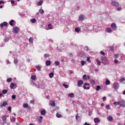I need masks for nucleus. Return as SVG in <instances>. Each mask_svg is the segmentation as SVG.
I'll return each instance as SVG.
<instances>
[{
	"label": "nucleus",
	"mask_w": 125,
	"mask_h": 125,
	"mask_svg": "<svg viewBox=\"0 0 125 125\" xmlns=\"http://www.w3.org/2000/svg\"><path fill=\"white\" fill-rule=\"evenodd\" d=\"M101 61L104 65H107L109 63V60L106 57H102L101 58Z\"/></svg>",
	"instance_id": "1"
},
{
	"label": "nucleus",
	"mask_w": 125,
	"mask_h": 125,
	"mask_svg": "<svg viewBox=\"0 0 125 125\" xmlns=\"http://www.w3.org/2000/svg\"><path fill=\"white\" fill-rule=\"evenodd\" d=\"M119 105L120 106V107H123V108H125V100H122L121 101H119Z\"/></svg>",
	"instance_id": "2"
},
{
	"label": "nucleus",
	"mask_w": 125,
	"mask_h": 125,
	"mask_svg": "<svg viewBox=\"0 0 125 125\" xmlns=\"http://www.w3.org/2000/svg\"><path fill=\"white\" fill-rule=\"evenodd\" d=\"M119 86H120V83L117 82L114 83L113 88H114V89H118L119 88Z\"/></svg>",
	"instance_id": "3"
},
{
	"label": "nucleus",
	"mask_w": 125,
	"mask_h": 125,
	"mask_svg": "<svg viewBox=\"0 0 125 125\" xmlns=\"http://www.w3.org/2000/svg\"><path fill=\"white\" fill-rule=\"evenodd\" d=\"M13 32L14 33V34H18L19 32V28L18 27H14Z\"/></svg>",
	"instance_id": "4"
},
{
	"label": "nucleus",
	"mask_w": 125,
	"mask_h": 125,
	"mask_svg": "<svg viewBox=\"0 0 125 125\" xmlns=\"http://www.w3.org/2000/svg\"><path fill=\"white\" fill-rule=\"evenodd\" d=\"M84 19V16L83 15H80L79 17V21H83Z\"/></svg>",
	"instance_id": "5"
},
{
	"label": "nucleus",
	"mask_w": 125,
	"mask_h": 125,
	"mask_svg": "<svg viewBox=\"0 0 125 125\" xmlns=\"http://www.w3.org/2000/svg\"><path fill=\"white\" fill-rule=\"evenodd\" d=\"M111 26L112 29L114 30H117V25H116V23H113L111 24Z\"/></svg>",
	"instance_id": "6"
},
{
	"label": "nucleus",
	"mask_w": 125,
	"mask_h": 125,
	"mask_svg": "<svg viewBox=\"0 0 125 125\" xmlns=\"http://www.w3.org/2000/svg\"><path fill=\"white\" fill-rule=\"evenodd\" d=\"M40 113H41V115H42V116H44V115L46 114V111H45V110L42 109L41 110Z\"/></svg>",
	"instance_id": "7"
},
{
	"label": "nucleus",
	"mask_w": 125,
	"mask_h": 125,
	"mask_svg": "<svg viewBox=\"0 0 125 125\" xmlns=\"http://www.w3.org/2000/svg\"><path fill=\"white\" fill-rule=\"evenodd\" d=\"M0 26L1 28H3V26H4V27H6V26H7V22H4L3 23H1Z\"/></svg>",
	"instance_id": "8"
},
{
	"label": "nucleus",
	"mask_w": 125,
	"mask_h": 125,
	"mask_svg": "<svg viewBox=\"0 0 125 125\" xmlns=\"http://www.w3.org/2000/svg\"><path fill=\"white\" fill-rule=\"evenodd\" d=\"M111 3L113 6H119V3L116 2V1H112Z\"/></svg>",
	"instance_id": "9"
},
{
	"label": "nucleus",
	"mask_w": 125,
	"mask_h": 125,
	"mask_svg": "<svg viewBox=\"0 0 125 125\" xmlns=\"http://www.w3.org/2000/svg\"><path fill=\"white\" fill-rule=\"evenodd\" d=\"M83 80H79L78 82V86H81V85H82V84H83Z\"/></svg>",
	"instance_id": "10"
},
{
	"label": "nucleus",
	"mask_w": 125,
	"mask_h": 125,
	"mask_svg": "<svg viewBox=\"0 0 125 125\" xmlns=\"http://www.w3.org/2000/svg\"><path fill=\"white\" fill-rule=\"evenodd\" d=\"M10 87L12 89H15V88H16V86H15L14 83H12L10 85Z\"/></svg>",
	"instance_id": "11"
},
{
	"label": "nucleus",
	"mask_w": 125,
	"mask_h": 125,
	"mask_svg": "<svg viewBox=\"0 0 125 125\" xmlns=\"http://www.w3.org/2000/svg\"><path fill=\"white\" fill-rule=\"evenodd\" d=\"M6 105H7V102H3V104H1L0 106L1 108H2V107H5Z\"/></svg>",
	"instance_id": "12"
},
{
	"label": "nucleus",
	"mask_w": 125,
	"mask_h": 125,
	"mask_svg": "<svg viewBox=\"0 0 125 125\" xmlns=\"http://www.w3.org/2000/svg\"><path fill=\"white\" fill-rule=\"evenodd\" d=\"M114 120V119L113 118V117L110 116L108 117V118H107V121H108V122H112V121H113Z\"/></svg>",
	"instance_id": "13"
},
{
	"label": "nucleus",
	"mask_w": 125,
	"mask_h": 125,
	"mask_svg": "<svg viewBox=\"0 0 125 125\" xmlns=\"http://www.w3.org/2000/svg\"><path fill=\"white\" fill-rule=\"evenodd\" d=\"M8 117L7 115H4L2 116V120L3 122H5L6 121V117Z\"/></svg>",
	"instance_id": "14"
},
{
	"label": "nucleus",
	"mask_w": 125,
	"mask_h": 125,
	"mask_svg": "<svg viewBox=\"0 0 125 125\" xmlns=\"http://www.w3.org/2000/svg\"><path fill=\"white\" fill-rule=\"evenodd\" d=\"M94 121V123H95V124H97L98 123L100 122V120H99L98 118H95Z\"/></svg>",
	"instance_id": "15"
},
{
	"label": "nucleus",
	"mask_w": 125,
	"mask_h": 125,
	"mask_svg": "<svg viewBox=\"0 0 125 125\" xmlns=\"http://www.w3.org/2000/svg\"><path fill=\"white\" fill-rule=\"evenodd\" d=\"M51 64V62L49 61H46L45 64L46 66H50V64Z\"/></svg>",
	"instance_id": "16"
},
{
	"label": "nucleus",
	"mask_w": 125,
	"mask_h": 125,
	"mask_svg": "<svg viewBox=\"0 0 125 125\" xmlns=\"http://www.w3.org/2000/svg\"><path fill=\"white\" fill-rule=\"evenodd\" d=\"M43 2V1L42 0L40 1L39 2L37 3V6H42Z\"/></svg>",
	"instance_id": "17"
},
{
	"label": "nucleus",
	"mask_w": 125,
	"mask_h": 125,
	"mask_svg": "<svg viewBox=\"0 0 125 125\" xmlns=\"http://www.w3.org/2000/svg\"><path fill=\"white\" fill-rule=\"evenodd\" d=\"M50 105L53 107H54V106H55V102L54 101H51Z\"/></svg>",
	"instance_id": "18"
},
{
	"label": "nucleus",
	"mask_w": 125,
	"mask_h": 125,
	"mask_svg": "<svg viewBox=\"0 0 125 125\" xmlns=\"http://www.w3.org/2000/svg\"><path fill=\"white\" fill-rule=\"evenodd\" d=\"M106 31L107 33H112V29H111V28H107L106 29Z\"/></svg>",
	"instance_id": "19"
},
{
	"label": "nucleus",
	"mask_w": 125,
	"mask_h": 125,
	"mask_svg": "<svg viewBox=\"0 0 125 125\" xmlns=\"http://www.w3.org/2000/svg\"><path fill=\"white\" fill-rule=\"evenodd\" d=\"M86 64V62L84 61H81V65L82 66H84Z\"/></svg>",
	"instance_id": "20"
},
{
	"label": "nucleus",
	"mask_w": 125,
	"mask_h": 125,
	"mask_svg": "<svg viewBox=\"0 0 125 125\" xmlns=\"http://www.w3.org/2000/svg\"><path fill=\"white\" fill-rule=\"evenodd\" d=\"M111 83V82H110V81H109V80L106 79V81H105V84L106 85H108L109 84H110V83Z\"/></svg>",
	"instance_id": "21"
},
{
	"label": "nucleus",
	"mask_w": 125,
	"mask_h": 125,
	"mask_svg": "<svg viewBox=\"0 0 125 125\" xmlns=\"http://www.w3.org/2000/svg\"><path fill=\"white\" fill-rule=\"evenodd\" d=\"M39 13H41V14H43L44 13V11L42 9H40L39 11Z\"/></svg>",
	"instance_id": "22"
},
{
	"label": "nucleus",
	"mask_w": 125,
	"mask_h": 125,
	"mask_svg": "<svg viewBox=\"0 0 125 125\" xmlns=\"http://www.w3.org/2000/svg\"><path fill=\"white\" fill-rule=\"evenodd\" d=\"M36 69H37L38 71H41V69H42V67H41V66L40 65H37L36 66Z\"/></svg>",
	"instance_id": "23"
},
{
	"label": "nucleus",
	"mask_w": 125,
	"mask_h": 125,
	"mask_svg": "<svg viewBox=\"0 0 125 125\" xmlns=\"http://www.w3.org/2000/svg\"><path fill=\"white\" fill-rule=\"evenodd\" d=\"M36 75H32L31 77V80H33V81H35V80H36Z\"/></svg>",
	"instance_id": "24"
},
{
	"label": "nucleus",
	"mask_w": 125,
	"mask_h": 125,
	"mask_svg": "<svg viewBox=\"0 0 125 125\" xmlns=\"http://www.w3.org/2000/svg\"><path fill=\"white\" fill-rule=\"evenodd\" d=\"M68 96L69 97L73 98V97H74V93H71L68 94Z\"/></svg>",
	"instance_id": "25"
},
{
	"label": "nucleus",
	"mask_w": 125,
	"mask_h": 125,
	"mask_svg": "<svg viewBox=\"0 0 125 125\" xmlns=\"http://www.w3.org/2000/svg\"><path fill=\"white\" fill-rule=\"evenodd\" d=\"M30 22H31L32 23H35L36 22H37V20H36V19L30 20Z\"/></svg>",
	"instance_id": "26"
},
{
	"label": "nucleus",
	"mask_w": 125,
	"mask_h": 125,
	"mask_svg": "<svg viewBox=\"0 0 125 125\" xmlns=\"http://www.w3.org/2000/svg\"><path fill=\"white\" fill-rule=\"evenodd\" d=\"M54 76V74L53 72H51L49 74V78H53V76Z\"/></svg>",
	"instance_id": "27"
},
{
	"label": "nucleus",
	"mask_w": 125,
	"mask_h": 125,
	"mask_svg": "<svg viewBox=\"0 0 125 125\" xmlns=\"http://www.w3.org/2000/svg\"><path fill=\"white\" fill-rule=\"evenodd\" d=\"M100 88H101V87H100V86L99 85H98L96 86V90H97V91H99V90H100Z\"/></svg>",
	"instance_id": "28"
},
{
	"label": "nucleus",
	"mask_w": 125,
	"mask_h": 125,
	"mask_svg": "<svg viewBox=\"0 0 125 125\" xmlns=\"http://www.w3.org/2000/svg\"><path fill=\"white\" fill-rule=\"evenodd\" d=\"M90 83H91V84H95V81H94V80H90Z\"/></svg>",
	"instance_id": "29"
},
{
	"label": "nucleus",
	"mask_w": 125,
	"mask_h": 125,
	"mask_svg": "<svg viewBox=\"0 0 125 125\" xmlns=\"http://www.w3.org/2000/svg\"><path fill=\"white\" fill-rule=\"evenodd\" d=\"M13 22H14V20H12L11 21H9V24L11 26H13Z\"/></svg>",
	"instance_id": "30"
},
{
	"label": "nucleus",
	"mask_w": 125,
	"mask_h": 125,
	"mask_svg": "<svg viewBox=\"0 0 125 125\" xmlns=\"http://www.w3.org/2000/svg\"><path fill=\"white\" fill-rule=\"evenodd\" d=\"M23 108H28L29 107V105L27 104H23Z\"/></svg>",
	"instance_id": "31"
},
{
	"label": "nucleus",
	"mask_w": 125,
	"mask_h": 125,
	"mask_svg": "<svg viewBox=\"0 0 125 125\" xmlns=\"http://www.w3.org/2000/svg\"><path fill=\"white\" fill-rule=\"evenodd\" d=\"M120 105V101L119 102H115L113 103V105Z\"/></svg>",
	"instance_id": "32"
},
{
	"label": "nucleus",
	"mask_w": 125,
	"mask_h": 125,
	"mask_svg": "<svg viewBox=\"0 0 125 125\" xmlns=\"http://www.w3.org/2000/svg\"><path fill=\"white\" fill-rule=\"evenodd\" d=\"M55 64L57 66H59L60 65V62H58V61L55 62Z\"/></svg>",
	"instance_id": "33"
},
{
	"label": "nucleus",
	"mask_w": 125,
	"mask_h": 125,
	"mask_svg": "<svg viewBox=\"0 0 125 125\" xmlns=\"http://www.w3.org/2000/svg\"><path fill=\"white\" fill-rule=\"evenodd\" d=\"M124 81H125V78H122L119 80L120 83L124 82Z\"/></svg>",
	"instance_id": "34"
},
{
	"label": "nucleus",
	"mask_w": 125,
	"mask_h": 125,
	"mask_svg": "<svg viewBox=\"0 0 125 125\" xmlns=\"http://www.w3.org/2000/svg\"><path fill=\"white\" fill-rule=\"evenodd\" d=\"M115 58H118L120 57V54H115L114 55Z\"/></svg>",
	"instance_id": "35"
},
{
	"label": "nucleus",
	"mask_w": 125,
	"mask_h": 125,
	"mask_svg": "<svg viewBox=\"0 0 125 125\" xmlns=\"http://www.w3.org/2000/svg\"><path fill=\"white\" fill-rule=\"evenodd\" d=\"M2 93L3 94H6V93H7V90H2Z\"/></svg>",
	"instance_id": "36"
},
{
	"label": "nucleus",
	"mask_w": 125,
	"mask_h": 125,
	"mask_svg": "<svg viewBox=\"0 0 125 125\" xmlns=\"http://www.w3.org/2000/svg\"><path fill=\"white\" fill-rule=\"evenodd\" d=\"M56 117L57 118H62V115H61V114H59L58 113H57Z\"/></svg>",
	"instance_id": "37"
},
{
	"label": "nucleus",
	"mask_w": 125,
	"mask_h": 125,
	"mask_svg": "<svg viewBox=\"0 0 125 125\" xmlns=\"http://www.w3.org/2000/svg\"><path fill=\"white\" fill-rule=\"evenodd\" d=\"M62 85L63 86H64L65 88H68V87H69V85L65 84V83H63Z\"/></svg>",
	"instance_id": "38"
},
{
	"label": "nucleus",
	"mask_w": 125,
	"mask_h": 125,
	"mask_svg": "<svg viewBox=\"0 0 125 125\" xmlns=\"http://www.w3.org/2000/svg\"><path fill=\"white\" fill-rule=\"evenodd\" d=\"M11 106L8 107L7 110L8 111H9L10 113H11Z\"/></svg>",
	"instance_id": "39"
},
{
	"label": "nucleus",
	"mask_w": 125,
	"mask_h": 125,
	"mask_svg": "<svg viewBox=\"0 0 125 125\" xmlns=\"http://www.w3.org/2000/svg\"><path fill=\"white\" fill-rule=\"evenodd\" d=\"M48 28L49 30H51V29H52V28L51 27V24H49L48 25Z\"/></svg>",
	"instance_id": "40"
},
{
	"label": "nucleus",
	"mask_w": 125,
	"mask_h": 125,
	"mask_svg": "<svg viewBox=\"0 0 125 125\" xmlns=\"http://www.w3.org/2000/svg\"><path fill=\"white\" fill-rule=\"evenodd\" d=\"M12 81V79H11V78H8L7 79V82L8 83H9V82H11Z\"/></svg>",
	"instance_id": "41"
},
{
	"label": "nucleus",
	"mask_w": 125,
	"mask_h": 125,
	"mask_svg": "<svg viewBox=\"0 0 125 125\" xmlns=\"http://www.w3.org/2000/svg\"><path fill=\"white\" fill-rule=\"evenodd\" d=\"M15 121H16L15 118H14V117L12 118V119L11 120V122H12L13 123V122H15Z\"/></svg>",
	"instance_id": "42"
},
{
	"label": "nucleus",
	"mask_w": 125,
	"mask_h": 125,
	"mask_svg": "<svg viewBox=\"0 0 125 125\" xmlns=\"http://www.w3.org/2000/svg\"><path fill=\"white\" fill-rule=\"evenodd\" d=\"M48 56H49V55L48 54H45L44 55V58H47V57H48Z\"/></svg>",
	"instance_id": "43"
},
{
	"label": "nucleus",
	"mask_w": 125,
	"mask_h": 125,
	"mask_svg": "<svg viewBox=\"0 0 125 125\" xmlns=\"http://www.w3.org/2000/svg\"><path fill=\"white\" fill-rule=\"evenodd\" d=\"M29 41L30 42H33V41H34V39L32 38H30Z\"/></svg>",
	"instance_id": "44"
},
{
	"label": "nucleus",
	"mask_w": 125,
	"mask_h": 125,
	"mask_svg": "<svg viewBox=\"0 0 125 125\" xmlns=\"http://www.w3.org/2000/svg\"><path fill=\"white\" fill-rule=\"evenodd\" d=\"M87 62L89 63H90V62H91V61H90V59L88 57H87Z\"/></svg>",
	"instance_id": "45"
},
{
	"label": "nucleus",
	"mask_w": 125,
	"mask_h": 125,
	"mask_svg": "<svg viewBox=\"0 0 125 125\" xmlns=\"http://www.w3.org/2000/svg\"><path fill=\"white\" fill-rule=\"evenodd\" d=\"M80 30H81V29H80V28H75V31H76V32H77V33L79 32V31Z\"/></svg>",
	"instance_id": "46"
},
{
	"label": "nucleus",
	"mask_w": 125,
	"mask_h": 125,
	"mask_svg": "<svg viewBox=\"0 0 125 125\" xmlns=\"http://www.w3.org/2000/svg\"><path fill=\"white\" fill-rule=\"evenodd\" d=\"M12 99H16V96L15 95H13L12 96Z\"/></svg>",
	"instance_id": "47"
},
{
	"label": "nucleus",
	"mask_w": 125,
	"mask_h": 125,
	"mask_svg": "<svg viewBox=\"0 0 125 125\" xmlns=\"http://www.w3.org/2000/svg\"><path fill=\"white\" fill-rule=\"evenodd\" d=\"M109 49L111 50V51H113L114 50V47L110 46L109 47Z\"/></svg>",
	"instance_id": "48"
},
{
	"label": "nucleus",
	"mask_w": 125,
	"mask_h": 125,
	"mask_svg": "<svg viewBox=\"0 0 125 125\" xmlns=\"http://www.w3.org/2000/svg\"><path fill=\"white\" fill-rule=\"evenodd\" d=\"M83 80H86V75H84L83 77Z\"/></svg>",
	"instance_id": "49"
},
{
	"label": "nucleus",
	"mask_w": 125,
	"mask_h": 125,
	"mask_svg": "<svg viewBox=\"0 0 125 125\" xmlns=\"http://www.w3.org/2000/svg\"><path fill=\"white\" fill-rule=\"evenodd\" d=\"M100 53H101V54H102V55H105V53H104V52H103V51H101V52H100Z\"/></svg>",
	"instance_id": "50"
},
{
	"label": "nucleus",
	"mask_w": 125,
	"mask_h": 125,
	"mask_svg": "<svg viewBox=\"0 0 125 125\" xmlns=\"http://www.w3.org/2000/svg\"><path fill=\"white\" fill-rule=\"evenodd\" d=\"M80 117L79 116V114H78L76 116V119L77 121H78V119H79Z\"/></svg>",
	"instance_id": "51"
},
{
	"label": "nucleus",
	"mask_w": 125,
	"mask_h": 125,
	"mask_svg": "<svg viewBox=\"0 0 125 125\" xmlns=\"http://www.w3.org/2000/svg\"><path fill=\"white\" fill-rule=\"evenodd\" d=\"M106 108L107 110H109V109H110V105H107L106 106Z\"/></svg>",
	"instance_id": "52"
},
{
	"label": "nucleus",
	"mask_w": 125,
	"mask_h": 125,
	"mask_svg": "<svg viewBox=\"0 0 125 125\" xmlns=\"http://www.w3.org/2000/svg\"><path fill=\"white\" fill-rule=\"evenodd\" d=\"M17 62H18V61H17V59H15L14 61V62L15 63V64L17 63Z\"/></svg>",
	"instance_id": "53"
},
{
	"label": "nucleus",
	"mask_w": 125,
	"mask_h": 125,
	"mask_svg": "<svg viewBox=\"0 0 125 125\" xmlns=\"http://www.w3.org/2000/svg\"><path fill=\"white\" fill-rule=\"evenodd\" d=\"M117 10H118V11H121V10H122V8L121 7H118Z\"/></svg>",
	"instance_id": "54"
},
{
	"label": "nucleus",
	"mask_w": 125,
	"mask_h": 125,
	"mask_svg": "<svg viewBox=\"0 0 125 125\" xmlns=\"http://www.w3.org/2000/svg\"><path fill=\"white\" fill-rule=\"evenodd\" d=\"M118 62H119V61H118V60H114V63H115V64H118Z\"/></svg>",
	"instance_id": "55"
},
{
	"label": "nucleus",
	"mask_w": 125,
	"mask_h": 125,
	"mask_svg": "<svg viewBox=\"0 0 125 125\" xmlns=\"http://www.w3.org/2000/svg\"><path fill=\"white\" fill-rule=\"evenodd\" d=\"M8 41H9V39H8V38H5V42H8Z\"/></svg>",
	"instance_id": "56"
},
{
	"label": "nucleus",
	"mask_w": 125,
	"mask_h": 125,
	"mask_svg": "<svg viewBox=\"0 0 125 125\" xmlns=\"http://www.w3.org/2000/svg\"><path fill=\"white\" fill-rule=\"evenodd\" d=\"M11 2L12 4H14V3H15V2H14V0H12L11 1Z\"/></svg>",
	"instance_id": "57"
},
{
	"label": "nucleus",
	"mask_w": 125,
	"mask_h": 125,
	"mask_svg": "<svg viewBox=\"0 0 125 125\" xmlns=\"http://www.w3.org/2000/svg\"><path fill=\"white\" fill-rule=\"evenodd\" d=\"M97 63H98V65H99V66H100V65H101V62L99 61Z\"/></svg>",
	"instance_id": "58"
},
{
	"label": "nucleus",
	"mask_w": 125,
	"mask_h": 125,
	"mask_svg": "<svg viewBox=\"0 0 125 125\" xmlns=\"http://www.w3.org/2000/svg\"><path fill=\"white\" fill-rule=\"evenodd\" d=\"M1 3H4V2L2 0H0V4H1Z\"/></svg>",
	"instance_id": "59"
},
{
	"label": "nucleus",
	"mask_w": 125,
	"mask_h": 125,
	"mask_svg": "<svg viewBox=\"0 0 125 125\" xmlns=\"http://www.w3.org/2000/svg\"><path fill=\"white\" fill-rule=\"evenodd\" d=\"M83 125H90L89 124H87V123H85Z\"/></svg>",
	"instance_id": "60"
},
{
	"label": "nucleus",
	"mask_w": 125,
	"mask_h": 125,
	"mask_svg": "<svg viewBox=\"0 0 125 125\" xmlns=\"http://www.w3.org/2000/svg\"><path fill=\"white\" fill-rule=\"evenodd\" d=\"M30 83H31V84H33V85H34V81H31Z\"/></svg>",
	"instance_id": "61"
},
{
	"label": "nucleus",
	"mask_w": 125,
	"mask_h": 125,
	"mask_svg": "<svg viewBox=\"0 0 125 125\" xmlns=\"http://www.w3.org/2000/svg\"><path fill=\"white\" fill-rule=\"evenodd\" d=\"M35 103V101H30V103H31V104H33V103Z\"/></svg>",
	"instance_id": "62"
},
{
	"label": "nucleus",
	"mask_w": 125,
	"mask_h": 125,
	"mask_svg": "<svg viewBox=\"0 0 125 125\" xmlns=\"http://www.w3.org/2000/svg\"><path fill=\"white\" fill-rule=\"evenodd\" d=\"M70 57H73V54L72 53L69 54Z\"/></svg>",
	"instance_id": "63"
},
{
	"label": "nucleus",
	"mask_w": 125,
	"mask_h": 125,
	"mask_svg": "<svg viewBox=\"0 0 125 125\" xmlns=\"http://www.w3.org/2000/svg\"><path fill=\"white\" fill-rule=\"evenodd\" d=\"M118 125H123V124L119 122L118 123Z\"/></svg>",
	"instance_id": "64"
}]
</instances>
